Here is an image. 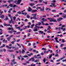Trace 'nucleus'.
<instances>
[{
    "mask_svg": "<svg viewBox=\"0 0 66 66\" xmlns=\"http://www.w3.org/2000/svg\"><path fill=\"white\" fill-rule=\"evenodd\" d=\"M40 28V29H43L44 28L43 27L41 26L40 27L39 26H36V27H35L34 28V29L33 30V31L34 32H37L38 31V30H39V28Z\"/></svg>",
    "mask_w": 66,
    "mask_h": 66,
    "instance_id": "obj_1",
    "label": "nucleus"
},
{
    "mask_svg": "<svg viewBox=\"0 0 66 66\" xmlns=\"http://www.w3.org/2000/svg\"><path fill=\"white\" fill-rule=\"evenodd\" d=\"M8 29L9 30H11V31H9V33H11V34H12V33H13V32H17V31L14 30L13 27H9L8 28Z\"/></svg>",
    "mask_w": 66,
    "mask_h": 66,
    "instance_id": "obj_2",
    "label": "nucleus"
},
{
    "mask_svg": "<svg viewBox=\"0 0 66 66\" xmlns=\"http://www.w3.org/2000/svg\"><path fill=\"white\" fill-rule=\"evenodd\" d=\"M42 19V21L41 23H42V24L43 25V26H44L45 25V26H48V25H49V24L47 23H46L45 24V23H44V21H47V19H45V18H43Z\"/></svg>",
    "mask_w": 66,
    "mask_h": 66,
    "instance_id": "obj_3",
    "label": "nucleus"
},
{
    "mask_svg": "<svg viewBox=\"0 0 66 66\" xmlns=\"http://www.w3.org/2000/svg\"><path fill=\"white\" fill-rule=\"evenodd\" d=\"M21 2V0H19L17 2V1H15L14 2V3H15L17 2V3H16V4H17V5H19V4H20V3Z\"/></svg>",
    "mask_w": 66,
    "mask_h": 66,
    "instance_id": "obj_4",
    "label": "nucleus"
},
{
    "mask_svg": "<svg viewBox=\"0 0 66 66\" xmlns=\"http://www.w3.org/2000/svg\"><path fill=\"white\" fill-rule=\"evenodd\" d=\"M51 4H52V5H50V7H53V6H54V7H55L56 6L55 5V3H51Z\"/></svg>",
    "mask_w": 66,
    "mask_h": 66,
    "instance_id": "obj_5",
    "label": "nucleus"
},
{
    "mask_svg": "<svg viewBox=\"0 0 66 66\" xmlns=\"http://www.w3.org/2000/svg\"><path fill=\"white\" fill-rule=\"evenodd\" d=\"M21 27L20 26H19L18 27H16V29H19V30H20V31H21V32L22 30H23V29L21 28V29H20V28Z\"/></svg>",
    "mask_w": 66,
    "mask_h": 66,
    "instance_id": "obj_6",
    "label": "nucleus"
},
{
    "mask_svg": "<svg viewBox=\"0 0 66 66\" xmlns=\"http://www.w3.org/2000/svg\"><path fill=\"white\" fill-rule=\"evenodd\" d=\"M41 24H42V23L41 22H39L38 23H37L35 25V27H36V26L38 27V26H37V25L39 26H40V25H41Z\"/></svg>",
    "mask_w": 66,
    "mask_h": 66,
    "instance_id": "obj_7",
    "label": "nucleus"
},
{
    "mask_svg": "<svg viewBox=\"0 0 66 66\" xmlns=\"http://www.w3.org/2000/svg\"><path fill=\"white\" fill-rule=\"evenodd\" d=\"M26 63H22L23 65H27V63L28 64H29L30 63V62L29 61H26Z\"/></svg>",
    "mask_w": 66,
    "mask_h": 66,
    "instance_id": "obj_8",
    "label": "nucleus"
},
{
    "mask_svg": "<svg viewBox=\"0 0 66 66\" xmlns=\"http://www.w3.org/2000/svg\"><path fill=\"white\" fill-rule=\"evenodd\" d=\"M15 59H13L12 60V63L13 62V64L15 65V64H17V62H15Z\"/></svg>",
    "mask_w": 66,
    "mask_h": 66,
    "instance_id": "obj_9",
    "label": "nucleus"
},
{
    "mask_svg": "<svg viewBox=\"0 0 66 66\" xmlns=\"http://www.w3.org/2000/svg\"><path fill=\"white\" fill-rule=\"evenodd\" d=\"M63 18H59L58 19V21H61Z\"/></svg>",
    "mask_w": 66,
    "mask_h": 66,
    "instance_id": "obj_10",
    "label": "nucleus"
},
{
    "mask_svg": "<svg viewBox=\"0 0 66 66\" xmlns=\"http://www.w3.org/2000/svg\"><path fill=\"white\" fill-rule=\"evenodd\" d=\"M55 51L56 53H57V54L55 55V57L57 56H58V54H57V53H58V50H57Z\"/></svg>",
    "mask_w": 66,
    "mask_h": 66,
    "instance_id": "obj_11",
    "label": "nucleus"
},
{
    "mask_svg": "<svg viewBox=\"0 0 66 66\" xmlns=\"http://www.w3.org/2000/svg\"><path fill=\"white\" fill-rule=\"evenodd\" d=\"M45 10V7H44V6H43V7L42 8V9H40V11L41 12H42V11H44Z\"/></svg>",
    "mask_w": 66,
    "mask_h": 66,
    "instance_id": "obj_12",
    "label": "nucleus"
},
{
    "mask_svg": "<svg viewBox=\"0 0 66 66\" xmlns=\"http://www.w3.org/2000/svg\"><path fill=\"white\" fill-rule=\"evenodd\" d=\"M13 1H14V0H8L7 1V2L9 3H10L11 2H13Z\"/></svg>",
    "mask_w": 66,
    "mask_h": 66,
    "instance_id": "obj_13",
    "label": "nucleus"
},
{
    "mask_svg": "<svg viewBox=\"0 0 66 66\" xmlns=\"http://www.w3.org/2000/svg\"><path fill=\"white\" fill-rule=\"evenodd\" d=\"M0 18H1V19H3L4 18V15H2Z\"/></svg>",
    "mask_w": 66,
    "mask_h": 66,
    "instance_id": "obj_14",
    "label": "nucleus"
},
{
    "mask_svg": "<svg viewBox=\"0 0 66 66\" xmlns=\"http://www.w3.org/2000/svg\"><path fill=\"white\" fill-rule=\"evenodd\" d=\"M29 5L31 6H34L35 5V4L34 3H30L29 4Z\"/></svg>",
    "mask_w": 66,
    "mask_h": 66,
    "instance_id": "obj_15",
    "label": "nucleus"
},
{
    "mask_svg": "<svg viewBox=\"0 0 66 66\" xmlns=\"http://www.w3.org/2000/svg\"><path fill=\"white\" fill-rule=\"evenodd\" d=\"M65 57V56H64L63 57L61 58L60 59L58 60V61H60V60H62L63 59H64Z\"/></svg>",
    "mask_w": 66,
    "mask_h": 66,
    "instance_id": "obj_16",
    "label": "nucleus"
},
{
    "mask_svg": "<svg viewBox=\"0 0 66 66\" xmlns=\"http://www.w3.org/2000/svg\"><path fill=\"white\" fill-rule=\"evenodd\" d=\"M39 34H43L44 33V32L43 31H42L41 30L39 31Z\"/></svg>",
    "mask_w": 66,
    "mask_h": 66,
    "instance_id": "obj_17",
    "label": "nucleus"
},
{
    "mask_svg": "<svg viewBox=\"0 0 66 66\" xmlns=\"http://www.w3.org/2000/svg\"><path fill=\"white\" fill-rule=\"evenodd\" d=\"M6 48H7L8 49H11V48H12V47H10L9 46H6Z\"/></svg>",
    "mask_w": 66,
    "mask_h": 66,
    "instance_id": "obj_18",
    "label": "nucleus"
},
{
    "mask_svg": "<svg viewBox=\"0 0 66 66\" xmlns=\"http://www.w3.org/2000/svg\"><path fill=\"white\" fill-rule=\"evenodd\" d=\"M11 20H9V23H11L12 22V21H13V19H12V18L10 19Z\"/></svg>",
    "mask_w": 66,
    "mask_h": 66,
    "instance_id": "obj_19",
    "label": "nucleus"
},
{
    "mask_svg": "<svg viewBox=\"0 0 66 66\" xmlns=\"http://www.w3.org/2000/svg\"><path fill=\"white\" fill-rule=\"evenodd\" d=\"M8 17H7V16H6L5 19H4V20H5V21L7 20H8Z\"/></svg>",
    "mask_w": 66,
    "mask_h": 66,
    "instance_id": "obj_20",
    "label": "nucleus"
},
{
    "mask_svg": "<svg viewBox=\"0 0 66 66\" xmlns=\"http://www.w3.org/2000/svg\"><path fill=\"white\" fill-rule=\"evenodd\" d=\"M25 53V51L24 49H23L21 52V53L23 54V53Z\"/></svg>",
    "mask_w": 66,
    "mask_h": 66,
    "instance_id": "obj_21",
    "label": "nucleus"
},
{
    "mask_svg": "<svg viewBox=\"0 0 66 66\" xmlns=\"http://www.w3.org/2000/svg\"><path fill=\"white\" fill-rule=\"evenodd\" d=\"M57 37H56L55 38V39L56 40V42H57V43H58V41L57 40Z\"/></svg>",
    "mask_w": 66,
    "mask_h": 66,
    "instance_id": "obj_22",
    "label": "nucleus"
},
{
    "mask_svg": "<svg viewBox=\"0 0 66 66\" xmlns=\"http://www.w3.org/2000/svg\"><path fill=\"white\" fill-rule=\"evenodd\" d=\"M11 38V37H9L8 38H7V40H8V41H10V39Z\"/></svg>",
    "mask_w": 66,
    "mask_h": 66,
    "instance_id": "obj_23",
    "label": "nucleus"
},
{
    "mask_svg": "<svg viewBox=\"0 0 66 66\" xmlns=\"http://www.w3.org/2000/svg\"><path fill=\"white\" fill-rule=\"evenodd\" d=\"M42 50L45 51V50H47V49L46 48H43L42 49Z\"/></svg>",
    "mask_w": 66,
    "mask_h": 66,
    "instance_id": "obj_24",
    "label": "nucleus"
},
{
    "mask_svg": "<svg viewBox=\"0 0 66 66\" xmlns=\"http://www.w3.org/2000/svg\"><path fill=\"white\" fill-rule=\"evenodd\" d=\"M28 11H32V9L31 8V7H29Z\"/></svg>",
    "mask_w": 66,
    "mask_h": 66,
    "instance_id": "obj_25",
    "label": "nucleus"
},
{
    "mask_svg": "<svg viewBox=\"0 0 66 66\" xmlns=\"http://www.w3.org/2000/svg\"><path fill=\"white\" fill-rule=\"evenodd\" d=\"M9 16L10 19L12 18V17L11 16V15L10 14H8Z\"/></svg>",
    "mask_w": 66,
    "mask_h": 66,
    "instance_id": "obj_26",
    "label": "nucleus"
},
{
    "mask_svg": "<svg viewBox=\"0 0 66 66\" xmlns=\"http://www.w3.org/2000/svg\"><path fill=\"white\" fill-rule=\"evenodd\" d=\"M37 11V10H32L31 11L32 13H34V12H35Z\"/></svg>",
    "mask_w": 66,
    "mask_h": 66,
    "instance_id": "obj_27",
    "label": "nucleus"
},
{
    "mask_svg": "<svg viewBox=\"0 0 66 66\" xmlns=\"http://www.w3.org/2000/svg\"><path fill=\"white\" fill-rule=\"evenodd\" d=\"M47 32L48 33H52V32H51V30H49V31H47Z\"/></svg>",
    "mask_w": 66,
    "mask_h": 66,
    "instance_id": "obj_28",
    "label": "nucleus"
},
{
    "mask_svg": "<svg viewBox=\"0 0 66 66\" xmlns=\"http://www.w3.org/2000/svg\"><path fill=\"white\" fill-rule=\"evenodd\" d=\"M36 66V64H34V63H32L31 64L30 66Z\"/></svg>",
    "mask_w": 66,
    "mask_h": 66,
    "instance_id": "obj_29",
    "label": "nucleus"
},
{
    "mask_svg": "<svg viewBox=\"0 0 66 66\" xmlns=\"http://www.w3.org/2000/svg\"><path fill=\"white\" fill-rule=\"evenodd\" d=\"M46 58H44L43 60L44 63H45V62H46Z\"/></svg>",
    "mask_w": 66,
    "mask_h": 66,
    "instance_id": "obj_30",
    "label": "nucleus"
},
{
    "mask_svg": "<svg viewBox=\"0 0 66 66\" xmlns=\"http://www.w3.org/2000/svg\"><path fill=\"white\" fill-rule=\"evenodd\" d=\"M48 52H49L48 51H44V53H45V54H46V53H48Z\"/></svg>",
    "mask_w": 66,
    "mask_h": 66,
    "instance_id": "obj_31",
    "label": "nucleus"
},
{
    "mask_svg": "<svg viewBox=\"0 0 66 66\" xmlns=\"http://www.w3.org/2000/svg\"><path fill=\"white\" fill-rule=\"evenodd\" d=\"M52 12H56V10H52Z\"/></svg>",
    "mask_w": 66,
    "mask_h": 66,
    "instance_id": "obj_32",
    "label": "nucleus"
},
{
    "mask_svg": "<svg viewBox=\"0 0 66 66\" xmlns=\"http://www.w3.org/2000/svg\"><path fill=\"white\" fill-rule=\"evenodd\" d=\"M52 54L51 55L49 56V59H51V57H52Z\"/></svg>",
    "mask_w": 66,
    "mask_h": 66,
    "instance_id": "obj_33",
    "label": "nucleus"
},
{
    "mask_svg": "<svg viewBox=\"0 0 66 66\" xmlns=\"http://www.w3.org/2000/svg\"><path fill=\"white\" fill-rule=\"evenodd\" d=\"M53 22H56V20L55 19H53Z\"/></svg>",
    "mask_w": 66,
    "mask_h": 66,
    "instance_id": "obj_34",
    "label": "nucleus"
},
{
    "mask_svg": "<svg viewBox=\"0 0 66 66\" xmlns=\"http://www.w3.org/2000/svg\"><path fill=\"white\" fill-rule=\"evenodd\" d=\"M34 24H33L31 25V28H33V27H34Z\"/></svg>",
    "mask_w": 66,
    "mask_h": 66,
    "instance_id": "obj_35",
    "label": "nucleus"
},
{
    "mask_svg": "<svg viewBox=\"0 0 66 66\" xmlns=\"http://www.w3.org/2000/svg\"><path fill=\"white\" fill-rule=\"evenodd\" d=\"M15 27V29H16V28H18V27H18V25L15 24L14 25Z\"/></svg>",
    "mask_w": 66,
    "mask_h": 66,
    "instance_id": "obj_36",
    "label": "nucleus"
},
{
    "mask_svg": "<svg viewBox=\"0 0 66 66\" xmlns=\"http://www.w3.org/2000/svg\"><path fill=\"white\" fill-rule=\"evenodd\" d=\"M9 5L10 6V7H13V4H10Z\"/></svg>",
    "mask_w": 66,
    "mask_h": 66,
    "instance_id": "obj_37",
    "label": "nucleus"
},
{
    "mask_svg": "<svg viewBox=\"0 0 66 66\" xmlns=\"http://www.w3.org/2000/svg\"><path fill=\"white\" fill-rule=\"evenodd\" d=\"M17 14H21V12L20 11L18 12L17 13Z\"/></svg>",
    "mask_w": 66,
    "mask_h": 66,
    "instance_id": "obj_38",
    "label": "nucleus"
},
{
    "mask_svg": "<svg viewBox=\"0 0 66 66\" xmlns=\"http://www.w3.org/2000/svg\"><path fill=\"white\" fill-rule=\"evenodd\" d=\"M43 3H44L45 4H47V2H45V1H43Z\"/></svg>",
    "mask_w": 66,
    "mask_h": 66,
    "instance_id": "obj_39",
    "label": "nucleus"
},
{
    "mask_svg": "<svg viewBox=\"0 0 66 66\" xmlns=\"http://www.w3.org/2000/svg\"><path fill=\"white\" fill-rule=\"evenodd\" d=\"M52 2H53V3H55V2H56V1L55 0H54L52 1Z\"/></svg>",
    "mask_w": 66,
    "mask_h": 66,
    "instance_id": "obj_40",
    "label": "nucleus"
},
{
    "mask_svg": "<svg viewBox=\"0 0 66 66\" xmlns=\"http://www.w3.org/2000/svg\"><path fill=\"white\" fill-rule=\"evenodd\" d=\"M15 42L14 41H12V42L11 43L12 44H15Z\"/></svg>",
    "mask_w": 66,
    "mask_h": 66,
    "instance_id": "obj_41",
    "label": "nucleus"
},
{
    "mask_svg": "<svg viewBox=\"0 0 66 66\" xmlns=\"http://www.w3.org/2000/svg\"><path fill=\"white\" fill-rule=\"evenodd\" d=\"M64 44H61L60 45V47H63V45H64Z\"/></svg>",
    "mask_w": 66,
    "mask_h": 66,
    "instance_id": "obj_42",
    "label": "nucleus"
},
{
    "mask_svg": "<svg viewBox=\"0 0 66 66\" xmlns=\"http://www.w3.org/2000/svg\"><path fill=\"white\" fill-rule=\"evenodd\" d=\"M14 51L13 50H10V52H14Z\"/></svg>",
    "mask_w": 66,
    "mask_h": 66,
    "instance_id": "obj_43",
    "label": "nucleus"
},
{
    "mask_svg": "<svg viewBox=\"0 0 66 66\" xmlns=\"http://www.w3.org/2000/svg\"><path fill=\"white\" fill-rule=\"evenodd\" d=\"M30 16L29 15H28L27 16V18H30Z\"/></svg>",
    "mask_w": 66,
    "mask_h": 66,
    "instance_id": "obj_44",
    "label": "nucleus"
},
{
    "mask_svg": "<svg viewBox=\"0 0 66 66\" xmlns=\"http://www.w3.org/2000/svg\"><path fill=\"white\" fill-rule=\"evenodd\" d=\"M20 39H18L17 40V42H20Z\"/></svg>",
    "mask_w": 66,
    "mask_h": 66,
    "instance_id": "obj_45",
    "label": "nucleus"
},
{
    "mask_svg": "<svg viewBox=\"0 0 66 66\" xmlns=\"http://www.w3.org/2000/svg\"><path fill=\"white\" fill-rule=\"evenodd\" d=\"M3 51V50L0 49V52H2Z\"/></svg>",
    "mask_w": 66,
    "mask_h": 66,
    "instance_id": "obj_46",
    "label": "nucleus"
},
{
    "mask_svg": "<svg viewBox=\"0 0 66 66\" xmlns=\"http://www.w3.org/2000/svg\"><path fill=\"white\" fill-rule=\"evenodd\" d=\"M43 1V0H39V1L40 3H42Z\"/></svg>",
    "mask_w": 66,
    "mask_h": 66,
    "instance_id": "obj_47",
    "label": "nucleus"
},
{
    "mask_svg": "<svg viewBox=\"0 0 66 66\" xmlns=\"http://www.w3.org/2000/svg\"><path fill=\"white\" fill-rule=\"evenodd\" d=\"M47 19L48 20H51V19L50 18H47Z\"/></svg>",
    "mask_w": 66,
    "mask_h": 66,
    "instance_id": "obj_48",
    "label": "nucleus"
},
{
    "mask_svg": "<svg viewBox=\"0 0 66 66\" xmlns=\"http://www.w3.org/2000/svg\"><path fill=\"white\" fill-rule=\"evenodd\" d=\"M3 50L4 52H5L6 51V49H3Z\"/></svg>",
    "mask_w": 66,
    "mask_h": 66,
    "instance_id": "obj_49",
    "label": "nucleus"
},
{
    "mask_svg": "<svg viewBox=\"0 0 66 66\" xmlns=\"http://www.w3.org/2000/svg\"><path fill=\"white\" fill-rule=\"evenodd\" d=\"M50 25H53V23H50Z\"/></svg>",
    "mask_w": 66,
    "mask_h": 66,
    "instance_id": "obj_50",
    "label": "nucleus"
},
{
    "mask_svg": "<svg viewBox=\"0 0 66 66\" xmlns=\"http://www.w3.org/2000/svg\"><path fill=\"white\" fill-rule=\"evenodd\" d=\"M31 29H29L28 31V32H31Z\"/></svg>",
    "mask_w": 66,
    "mask_h": 66,
    "instance_id": "obj_51",
    "label": "nucleus"
},
{
    "mask_svg": "<svg viewBox=\"0 0 66 66\" xmlns=\"http://www.w3.org/2000/svg\"><path fill=\"white\" fill-rule=\"evenodd\" d=\"M31 43H28V46H31Z\"/></svg>",
    "mask_w": 66,
    "mask_h": 66,
    "instance_id": "obj_52",
    "label": "nucleus"
},
{
    "mask_svg": "<svg viewBox=\"0 0 66 66\" xmlns=\"http://www.w3.org/2000/svg\"><path fill=\"white\" fill-rule=\"evenodd\" d=\"M24 14L25 16H26V15H27V14H28V13L27 12H25V13H24Z\"/></svg>",
    "mask_w": 66,
    "mask_h": 66,
    "instance_id": "obj_53",
    "label": "nucleus"
},
{
    "mask_svg": "<svg viewBox=\"0 0 66 66\" xmlns=\"http://www.w3.org/2000/svg\"><path fill=\"white\" fill-rule=\"evenodd\" d=\"M49 9V8H46L45 9L46 11H47V10H48Z\"/></svg>",
    "mask_w": 66,
    "mask_h": 66,
    "instance_id": "obj_54",
    "label": "nucleus"
},
{
    "mask_svg": "<svg viewBox=\"0 0 66 66\" xmlns=\"http://www.w3.org/2000/svg\"><path fill=\"white\" fill-rule=\"evenodd\" d=\"M0 27H1V28H3V26L2 25H0Z\"/></svg>",
    "mask_w": 66,
    "mask_h": 66,
    "instance_id": "obj_55",
    "label": "nucleus"
},
{
    "mask_svg": "<svg viewBox=\"0 0 66 66\" xmlns=\"http://www.w3.org/2000/svg\"><path fill=\"white\" fill-rule=\"evenodd\" d=\"M29 51H32V49L30 48L29 49Z\"/></svg>",
    "mask_w": 66,
    "mask_h": 66,
    "instance_id": "obj_56",
    "label": "nucleus"
},
{
    "mask_svg": "<svg viewBox=\"0 0 66 66\" xmlns=\"http://www.w3.org/2000/svg\"><path fill=\"white\" fill-rule=\"evenodd\" d=\"M50 62H52L53 63L54 62V61H53L51 60H50Z\"/></svg>",
    "mask_w": 66,
    "mask_h": 66,
    "instance_id": "obj_57",
    "label": "nucleus"
},
{
    "mask_svg": "<svg viewBox=\"0 0 66 66\" xmlns=\"http://www.w3.org/2000/svg\"><path fill=\"white\" fill-rule=\"evenodd\" d=\"M22 60H24V59L23 58H22L21 60V61H23Z\"/></svg>",
    "mask_w": 66,
    "mask_h": 66,
    "instance_id": "obj_58",
    "label": "nucleus"
},
{
    "mask_svg": "<svg viewBox=\"0 0 66 66\" xmlns=\"http://www.w3.org/2000/svg\"><path fill=\"white\" fill-rule=\"evenodd\" d=\"M3 2L4 3H6V1H3Z\"/></svg>",
    "mask_w": 66,
    "mask_h": 66,
    "instance_id": "obj_59",
    "label": "nucleus"
},
{
    "mask_svg": "<svg viewBox=\"0 0 66 66\" xmlns=\"http://www.w3.org/2000/svg\"><path fill=\"white\" fill-rule=\"evenodd\" d=\"M20 33V32H19L16 33V34H18Z\"/></svg>",
    "mask_w": 66,
    "mask_h": 66,
    "instance_id": "obj_60",
    "label": "nucleus"
},
{
    "mask_svg": "<svg viewBox=\"0 0 66 66\" xmlns=\"http://www.w3.org/2000/svg\"><path fill=\"white\" fill-rule=\"evenodd\" d=\"M13 19L14 20H15V19H16V17L15 16H14L13 18Z\"/></svg>",
    "mask_w": 66,
    "mask_h": 66,
    "instance_id": "obj_61",
    "label": "nucleus"
},
{
    "mask_svg": "<svg viewBox=\"0 0 66 66\" xmlns=\"http://www.w3.org/2000/svg\"><path fill=\"white\" fill-rule=\"evenodd\" d=\"M7 60L8 62H9L10 61V59H9L8 58H7Z\"/></svg>",
    "mask_w": 66,
    "mask_h": 66,
    "instance_id": "obj_62",
    "label": "nucleus"
},
{
    "mask_svg": "<svg viewBox=\"0 0 66 66\" xmlns=\"http://www.w3.org/2000/svg\"><path fill=\"white\" fill-rule=\"evenodd\" d=\"M65 41L64 40H62V43H64V42H65Z\"/></svg>",
    "mask_w": 66,
    "mask_h": 66,
    "instance_id": "obj_63",
    "label": "nucleus"
},
{
    "mask_svg": "<svg viewBox=\"0 0 66 66\" xmlns=\"http://www.w3.org/2000/svg\"><path fill=\"white\" fill-rule=\"evenodd\" d=\"M64 50H66V47H64L63 48Z\"/></svg>",
    "mask_w": 66,
    "mask_h": 66,
    "instance_id": "obj_64",
    "label": "nucleus"
}]
</instances>
